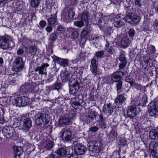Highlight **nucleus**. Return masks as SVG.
Instances as JSON below:
<instances>
[{"label": "nucleus", "mask_w": 158, "mask_h": 158, "mask_svg": "<svg viewBox=\"0 0 158 158\" xmlns=\"http://www.w3.org/2000/svg\"><path fill=\"white\" fill-rule=\"evenodd\" d=\"M148 112L152 116H154L158 114V106H156L154 102H150L148 107Z\"/></svg>", "instance_id": "9d476101"}, {"label": "nucleus", "mask_w": 158, "mask_h": 158, "mask_svg": "<svg viewBox=\"0 0 158 158\" xmlns=\"http://www.w3.org/2000/svg\"><path fill=\"white\" fill-rule=\"evenodd\" d=\"M14 152L17 155L20 156L22 155L23 151L22 147L15 146L14 147Z\"/></svg>", "instance_id": "c756f323"}, {"label": "nucleus", "mask_w": 158, "mask_h": 158, "mask_svg": "<svg viewBox=\"0 0 158 158\" xmlns=\"http://www.w3.org/2000/svg\"><path fill=\"white\" fill-rule=\"evenodd\" d=\"M22 127H21V129L23 130L24 131H26L31 127V121L29 118L25 116L22 117Z\"/></svg>", "instance_id": "ddd939ff"}, {"label": "nucleus", "mask_w": 158, "mask_h": 158, "mask_svg": "<svg viewBox=\"0 0 158 158\" xmlns=\"http://www.w3.org/2000/svg\"><path fill=\"white\" fill-rule=\"evenodd\" d=\"M35 88L31 84L26 83L23 85L20 89V92L22 93H26L30 92H34Z\"/></svg>", "instance_id": "1a4fd4ad"}, {"label": "nucleus", "mask_w": 158, "mask_h": 158, "mask_svg": "<svg viewBox=\"0 0 158 158\" xmlns=\"http://www.w3.org/2000/svg\"><path fill=\"white\" fill-rule=\"evenodd\" d=\"M76 116V112L74 110L70 111L69 113V117L72 119H73Z\"/></svg>", "instance_id": "4d7b16f0"}, {"label": "nucleus", "mask_w": 158, "mask_h": 158, "mask_svg": "<svg viewBox=\"0 0 158 158\" xmlns=\"http://www.w3.org/2000/svg\"><path fill=\"white\" fill-rule=\"evenodd\" d=\"M96 19H98V25L101 27L105 26V25L107 22L106 19L107 17L106 16L102 15V14L100 13L96 14L95 16Z\"/></svg>", "instance_id": "2eb2a0df"}, {"label": "nucleus", "mask_w": 158, "mask_h": 158, "mask_svg": "<svg viewBox=\"0 0 158 158\" xmlns=\"http://www.w3.org/2000/svg\"><path fill=\"white\" fill-rule=\"evenodd\" d=\"M35 147L33 145L30 144L29 146V147L28 148V149L30 152H32L35 150Z\"/></svg>", "instance_id": "338daca9"}, {"label": "nucleus", "mask_w": 158, "mask_h": 158, "mask_svg": "<svg viewBox=\"0 0 158 158\" xmlns=\"http://www.w3.org/2000/svg\"><path fill=\"white\" fill-rule=\"evenodd\" d=\"M126 98L124 96V94H120L117 96L114 100V102L117 106H119L120 104L125 102L126 100Z\"/></svg>", "instance_id": "5701e85b"}, {"label": "nucleus", "mask_w": 158, "mask_h": 158, "mask_svg": "<svg viewBox=\"0 0 158 158\" xmlns=\"http://www.w3.org/2000/svg\"><path fill=\"white\" fill-rule=\"evenodd\" d=\"M149 136L150 139L153 140L158 137L157 131L156 130L151 131L149 132Z\"/></svg>", "instance_id": "7c9ffc66"}, {"label": "nucleus", "mask_w": 158, "mask_h": 158, "mask_svg": "<svg viewBox=\"0 0 158 158\" xmlns=\"http://www.w3.org/2000/svg\"><path fill=\"white\" fill-rule=\"evenodd\" d=\"M2 133L7 138L11 137L14 134V129L11 127H6L2 129Z\"/></svg>", "instance_id": "dca6fc26"}, {"label": "nucleus", "mask_w": 158, "mask_h": 158, "mask_svg": "<svg viewBox=\"0 0 158 158\" xmlns=\"http://www.w3.org/2000/svg\"><path fill=\"white\" fill-rule=\"evenodd\" d=\"M79 33L77 31H73L71 34V38L72 39L77 38L79 36Z\"/></svg>", "instance_id": "6e6d98bb"}, {"label": "nucleus", "mask_w": 158, "mask_h": 158, "mask_svg": "<svg viewBox=\"0 0 158 158\" xmlns=\"http://www.w3.org/2000/svg\"><path fill=\"white\" fill-rule=\"evenodd\" d=\"M8 121V120H7L4 118L3 113L2 112V115L0 114V123L3 124Z\"/></svg>", "instance_id": "5fc2aeb1"}, {"label": "nucleus", "mask_w": 158, "mask_h": 158, "mask_svg": "<svg viewBox=\"0 0 158 158\" xmlns=\"http://www.w3.org/2000/svg\"><path fill=\"white\" fill-rule=\"evenodd\" d=\"M60 64L64 67L68 66L69 64V60L67 59H62V60Z\"/></svg>", "instance_id": "c03bdc74"}, {"label": "nucleus", "mask_w": 158, "mask_h": 158, "mask_svg": "<svg viewBox=\"0 0 158 158\" xmlns=\"http://www.w3.org/2000/svg\"><path fill=\"white\" fill-rule=\"evenodd\" d=\"M52 58L54 61L59 64H60L62 60V58L58 57L55 56H53Z\"/></svg>", "instance_id": "37998d69"}, {"label": "nucleus", "mask_w": 158, "mask_h": 158, "mask_svg": "<svg viewBox=\"0 0 158 158\" xmlns=\"http://www.w3.org/2000/svg\"><path fill=\"white\" fill-rule=\"evenodd\" d=\"M110 137L111 138L116 137L117 135V133L115 129H112L109 134Z\"/></svg>", "instance_id": "a18cd8bd"}, {"label": "nucleus", "mask_w": 158, "mask_h": 158, "mask_svg": "<svg viewBox=\"0 0 158 158\" xmlns=\"http://www.w3.org/2000/svg\"><path fill=\"white\" fill-rule=\"evenodd\" d=\"M124 75V73L121 71H117L112 75L111 79L112 81L116 82L120 80Z\"/></svg>", "instance_id": "f3484780"}, {"label": "nucleus", "mask_w": 158, "mask_h": 158, "mask_svg": "<svg viewBox=\"0 0 158 158\" xmlns=\"http://www.w3.org/2000/svg\"><path fill=\"white\" fill-rule=\"evenodd\" d=\"M82 98V96L81 95H79L74 98V99H72L71 101V103L72 106L75 109H76L78 108V106L80 105L79 101L81 100Z\"/></svg>", "instance_id": "412c9836"}, {"label": "nucleus", "mask_w": 158, "mask_h": 158, "mask_svg": "<svg viewBox=\"0 0 158 158\" xmlns=\"http://www.w3.org/2000/svg\"><path fill=\"white\" fill-rule=\"evenodd\" d=\"M151 153L153 158H158V143H151L149 144Z\"/></svg>", "instance_id": "4468645a"}, {"label": "nucleus", "mask_w": 158, "mask_h": 158, "mask_svg": "<svg viewBox=\"0 0 158 158\" xmlns=\"http://www.w3.org/2000/svg\"><path fill=\"white\" fill-rule=\"evenodd\" d=\"M59 123L62 125H68L69 124L70 121L68 118L64 117H61L59 120Z\"/></svg>", "instance_id": "bb28decb"}, {"label": "nucleus", "mask_w": 158, "mask_h": 158, "mask_svg": "<svg viewBox=\"0 0 158 158\" xmlns=\"http://www.w3.org/2000/svg\"><path fill=\"white\" fill-rule=\"evenodd\" d=\"M91 65H90L91 68L97 67V65L96 64V61L95 59H92L91 61Z\"/></svg>", "instance_id": "bf43d9fd"}, {"label": "nucleus", "mask_w": 158, "mask_h": 158, "mask_svg": "<svg viewBox=\"0 0 158 158\" xmlns=\"http://www.w3.org/2000/svg\"><path fill=\"white\" fill-rule=\"evenodd\" d=\"M48 66L49 64H44L42 66L37 67L35 69V72L38 71L39 73L41 75L44 74L46 75L47 73L46 71L47 69V67Z\"/></svg>", "instance_id": "4be33fe9"}, {"label": "nucleus", "mask_w": 158, "mask_h": 158, "mask_svg": "<svg viewBox=\"0 0 158 158\" xmlns=\"http://www.w3.org/2000/svg\"><path fill=\"white\" fill-rule=\"evenodd\" d=\"M60 134L61 135L62 140L64 142H71L73 138L72 136V133L69 130L63 129L60 132Z\"/></svg>", "instance_id": "39448f33"}, {"label": "nucleus", "mask_w": 158, "mask_h": 158, "mask_svg": "<svg viewBox=\"0 0 158 158\" xmlns=\"http://www.w3.org/2000/svg\"><path fill=\"white\" fill-rule=\"evenodd\" d=\"M124 20H125V18L122 17L121 14H118L114 19L113 24L115 27H119L124 25V22L123 21Z\"/></svg>", "instance_id": "9b49d317"}, {"label": "nucleus", "mask_w": 158, "mask_h": 158, "mask_svg": "<svg viewBox=\"0 0 158 158\" xmlns=\"http://www.w3.org/2000/svg\"><path fill=\"white\" fill-rule=\"evenodd\" d=\"M22 42L23 44L25 47L27 46H29L30 44L31 43L30 41L27 38H24L23 39Z\"/></svg>", "instance_id": "58836bf2"}, {"label": "nucleus", "mask_w": 158, "mask_h": 158, "mask_svg": "<svg viewBox=\"0 0 158 158\" xmlns=\"http://www.w3.org/2000/svg\"><path fill=\"white\" fill-rule=\"evenodd\" d=\"M82 21L84 22L85 24H87L88 23V17L86 13H83L81 15Z\"/></svg>", "instance_id": "4c0bfd02"}, {"label": "nucleus", "mask_w": 158, "mask_h": 158, "mask_svg": "<svg viewBox=\"0 0 158 158\" xmlns=\"http://www.w3.org/2000/svg\"><path fill=\"white\" fill-rule=\"evenodd\" d=\"M25 48L27 51V53L31 55H35L37 51L36 47L34 46H30L28 47H25Z\"/></svg>", "instance_id": "b1692460"}, {"label": "nucleus", "mask_w": 158, "mask_h": 158, "mask_svg": "<svg viewBox=\"0 0 158 158\" xmlns=\"http://www.w3.org/2000/svg\"><path fill=\"white\" fill-rule=\"evenodd\" d=\"M49 117L45 113H40L36 114L35 116L36 123L39 125L44 126L49 122Z\"/></svg>", "instance_id": "f03ea898"}, {"label": "nucleus", "mask_w": 158, "mask_h": 158, "mask_svg": "<svg viewBox=\"0 0 158 158\" xmlns=\"http://www.w3.org/2000/svg\"><path fill=\"white\" fill-rule=\"evenodd\" d=\"M13 103L16 106L19 107L22 106L21 97H19L16 98L13 100Z\"/></svg>", "instance_id": "2f4dec72"}, {"label": "nucleus", "mask_w": 158, "mask_h": 158, "mask_svg": "<svg viewBox=\"0 0 158 158\" xmlns=\"http://www.w3.org/2000/svg\"><path fill=\"white\" fill-rule=\"evenodd\" d=\"M150 57L147 60H146V63L147 64V66H149L150 67H152V66H155V65L156 64V61L154 59L153 57V58H152L151 57Z\"/></svg>", "instance_id": "a878e982"}, {"label": "nucleus", "mask_w": 158, "mask_h": 158, "mask_svg": "<svg viewBox=\"0 0 158 158\" xmlns=\"http://www.w3.org/2000/svg\"><path fill=\"white\" fill-rule=\"evenodd\" d=\"M125 19L126 22L133 24H138L141 20L140 16L131 12L128 13L126 15Z\"/></svg>", "instance_id": "20e7f679"}, {"label": "nucleus", "mask_w": 158, "mask_h": 158, "mask_svg": "<svg viewBox=\"0 0 158 158\" xmlns=\"http://www.w3.org/2000/svg\"><path fill=\"white\" fill-rule=\"evenodd\" d=\"M11 39V37L8 35L0 37V48L5 49L8 48L9 46L8 41Z\"/></svg>", "instance_id": "6e6552de"}, {"label": "nucleus", "mask_w": 158, "mask_h": 158, "mask_svg": "<svg viewBox=\"0 0 158 158\" xmlns=\"http://www.w3.org/2000/svg\"><path fill=\"white\" fill-rule=\"evenodd\" d=\"M91 71L94 75V76H96L99 74V72L97 70V67H91Z\"/></svg>", "instance_id": "864d4df0"}, {"label": "nucleus", "mask_w": 158, "mask_h": 158, "mask_svg": "<svg viewBox=\"0 0 158 158\" xmlns=\"http://www.w3.org/2000/svg\"><path fill=\"white\" fill-rule=\"evenodd\" d=\"M104 54V51L102 50L101 51H98L95 54V56L98 58H100L102 57Z\"/></svg>", "instance_id": "09e8293b"}, {"label": "nucleus", "mask_w": 158, "mask_h": 158, "mask_svg": "<svg viewBox=\"0 0 158 158\" xmlns=\"http://www.w3.org/2000/svg\"><path fill=\"white\" fill-rule=\"evenodd\" d=\"M135 31L132 28L129 31L128 34L131 37H133L135 35Z\"/></svg>", "instance_id": "13d9d810"}, {"label": "nucleus", "mask_w": 158, "mask_h": 158, "mask_svg": "<svg viewBox=\"0 0 158 158\" xmlns=\"http://www.w3.org/2000/svg\"><path fill=\"white\" fill-rule=\"evenodd\" d=\"M87 145L89 151L97 153L100 152L103 144L100 141H92L89 142Z\"/></svg>", "instance_id": "7ed1b4c3"}, {"label": "nucleus", "mask_w": 158, "mask_h": 158, "mask_svg": "<svg viewBox=\"0 0 158 158\" xmlns=\"http://www.w3.org/2000/svg\"><path fill=\"white\" fill-rule=\"evenodd\" d=\"M86 148L84 145L78 144L76 145L74 148V152L77 155H81L83 154L85 152Z\"/></svg>", "instance_id": "a211bd4d"}, {"label": "nucleus", "mask_w": 158, "mask_h": 158, "mask_svg": "<svg viewBox=\"0 0 158 158\" xmlns=\"http://www.w3.org/2000/svg\"><path fill=\"white\" fill-rule=\"evenodd\" d=\"M13 126L15 127H21V129L22 127V118L20 120H18L17 118H15L14 120L12 122Z\"/></svg>", "instance_id": "cd10ccee"}, {"label": "nucleus", "mask_w": 158, "mask_h": 158, "mask_svg": "<svg viewBox=\"0 0 158 158\" xmlns=\"http://www.w3.org/2000/svg\"><path fill=\"white\" fill-rule=\"evenodd\" d=\"M57 30L59 31H63L64 30L65 28L62 25H59L58 26Z\"/></svg>", "instance_id": "774afa93"}, {"label": "nucleus", "mask_w": 158, "mask_h": 158, "mask_svg": "<svg viewBox=\"0 0 158 158\" xmlns=\"http://www.w3.org/2000/svg\"><path fill=\"white\" fill-rule=\"evenodd\" d=\"M51 17L47 19L48 24L52 25L55 23L56 21V18L52 15Z\"/></svg>", "instance_id": "473e14b6"}, {"label": "nucleus", "mask_w": 158, "mask_h": 158, "mask_svg": "<svg viewBox=\"0 0 158 158\" xmlns=\"http://www.w3.org/2000/svg\"><path fill=\"white\" fill-rule=\"evenodd\" d=\"M99 119L98 120L99 125L101 127L105 126L106 125V122L105 119L103 118L102 114L99 115Z\"/></svg>", "instance_id": "c85d7f7f"}, {"label": "nucleus", "mask_w": 158, "mask_h": 158, "mask_svg": "<svg viewBox=\"0 0 158 158\" xmlns=\"http://www.w3.org/2000/svg\"><path fill=\"white\" fill-rule=\"evenodd\" d=\"M8 81L10 84H14L15 83L16 81L13 75L10 76L8 77Z\"/></svg>", "instance_id": "79ce46f5"}, {"label": "nucleus", "mask_w": 158, "mask_h": 158, "mask_svg": "<svg viewBox=\"0 0 158 158\" xmlns=\"http://www.w3.org/2000/svg\"><path fill=\"white\" fill-rule=\"evenodd\" d=\"M135 4L136 6H137L139 7H140L142 5L141 0H135Z\"/></svg>", "instance_id": "e2e57ef3"}, {"label": "nucleus", "mask_w": 158, "mask_h": 158, "mask_svg": "<svg viewBox=\"0 0 158 158\" xmlns=\"http://www.w3.org/2000/svg\"><path fill=\"white\" fill-rule=\"evenodd\" d=\"M57 38V35L54 32L52 33L49 36V40L53 41H56Z\"/></svg>", "instance_id": "ea45409f"}, {"label": "nucleus", "mask_w": 158, "mask_h": 158, "mask_svg": "<svg viewBox=\"0 0 158 158\" xmlns=\"http://www.w3.org/2000/svg\"><path fill=\"white\" fill-rule=\"evenodd\" d=\"M97 115L98 113L96 111L92 110H89L88 116L86 119L87 122L90 123H93V120L95 118Z\"/></svg>", "instance_id": "6ab92c4d"}, {"label": "nucleus", "mask_w": 158, "mask_h": 158, "mask_svg": "<svg viewBox=\"0 0 158 158\" xmlns=\"http://www.w3.org/2000/svg\"><path fill=\"white\" fill-rule=\"evenodd\" d=\"M65 148H59L50 156V158H60L65 156L67 153Z\"/></svg>", "instance_id": "0eeeda50"}, {"label": "nucleus", "mask_w": 158, "mask_h": 158, "mask_svg": "<svg viewBox=\"0 0 158 158\" xmlns=\"http://www.w3.org/2000/svg\"><path fill=\"white\" fill-rule=\"evenodd\" d=\"M113 110V106L111 105L110 103H109L107 104L106 105L104 106L102 111L108 115L112 114Z\"/></svg>", "instance_id": "aec40b11"}, {"label": "nucleus", "mask_w": 158, "mask_h": 158, "mask_svg": "<svg viewBox=\"0 0 158 158\" xmlns=\"http://www.w3.org/2000/svg\"><path fill=\"white\" fill-rule=\"evenodd\" d=\"M49 74L50 76L48 78L47 80H46V81L48 82H50L52 81V80H53L52 78L53 77V74H51L50 73Z\"/></svg>", "instance_id": "69168bd1"}, {"label": "nucleus", "mask_w": 158, "mask_h": 158, "mask_svg": "<svg viewBox=\"0 0 158 158\" xmlns=\"http://www.w3.org/2000/svg\"><path fill=\"white\" fill-rule=\"evenodd\" d=\"M117 82H118L117 84V88L118 92V90L122 88V81H121L119 80Z\"/></svg>", "instance_id": "052dcab7"}, {"label": "nucleus", "mask_w": 158, "mask_h": 158, "mask_svg": "<svg viewBox=\"0 0 158 158\" xmlns=\"http://www.w3.org/2000/svg\"><path fill=\"white\" fill-rule=\"evenodd\" d=\"M21 102H22V106H24L27 105L28 104L29 101L28 98L26 97H21Z\"/></svg>", "instance_id": "72a5a7b5"}, {"label": "nucleus", "mask_w": 158, "mask_h": 158, "mask_svg": "<svg viewBox=\"0 0 158 158\" xmlns=\"http://www.w3.org/2000/svg\"><path fill=\"white\" fill-rule=\"evenodd\" d=\"M140 112V109L135 106H132L129 108L127 111V115L130 118L135 116Z\"/></svg>", "instance_id": "f8f14e48"}, {"label": "nucleus", "mask_w": 158, "mask_h": 158, "mask_svg": "<svg viewBox=\"0 0 158 158\" xmlns=\"http://www.w3.org/2000/svg\"><path fill=\"white\" fill-rule=\"evenodd\" d=\"M24 63L23 58L20 56L17 57L14 62L13 69L16 72H19L23 68Z\"/></svg>", "instance_id": "423d86ee"}, {"label": "nucleus", "mask_w": 158, "mask_h": 158, "mask_svg": "<svg viewBox=\"0 0 158 158\" xmlns=\"http://www.w3.org/2000/svg\"><path fill=\"white\" fill-rule=\"evenodd\" d=\"M108 52L110 54H113L115 53V50L112 46L109 48Z\"/></svg>", "instance_id": "680f3d73"}, {"label": "nucleus", "mask_w": 158, "mask_h": 158, "mask_svg": "<svg viewBox=\"0 0 158 158\" xmlns=\"http://www.w3.org/2000/svg\"><path fill=\"white\" fill-rule=\"evenodd\" d=\"M132 103L133 104H134L133 106H135L138 107L141 104L142 102L140 101L137 100L136 99H135L132 101Z\"/></svg>", "instance_id": "49530a36"}, {"label": "nucleus", "mask_w": 158, "mask_h": 158, "mask_svg": "<svg viewBox=\"0 0 158 158\" xmlns=\"http://www.w3.org/2000/svg\"><path fill=\"white\" fill-rule=\"evenodd\" d=\"M69 17L70 19H73L75 15V14L72 9H70L69 11Z\"/></svg>", "instance_id": "603ef678"}, {"label": "nucleus", "mask_w": 158, "mask_h": 158, "mask_svg": "<svg viewBox=\"0 0 158 158\" xmlns=\"http://www.w3.org/2000/svg\"><path fill=\"white\" fill-rule=\"evenodd\" d=\"M85 23L84 22L81 20L77 21L74 22V24L76 26L81 28L83 27L85 24Z\"/></svg>", "instance_id": "a19ab883"}, {"label": "nucleus", "mask_w": 158, "mask_h": 158, "mask_svg": "<svg viewBox=\"0 0 158 158\" xmlns=\"http://www.w3.org/2000/svg\"><path fill=\"white\" fill-rule=\"evenodd\" d=\"M130 41L127 36L123 38L121 41V44L123 48H126L130 44Z\"/></svg>", "instance_id": "393cba45"}, {"label": "nucleus", "mask_w": 158, "mask_h": 158, "mask_svg": "<svg viewBox=\"0 0 158 158\" xmlns=\"http://www.w3.org/2000/svg\"><path fill=\"white\" fill-rule=\"evenodd\" d=\"M149 48L150 52L149 54L150 56H155L154 55V54L156 52V49L155 47L153 45H151L150 46Z\"/></svg>", "instance_id": "e433bc0d"}, {"label": "nucleus", "mask_w": 158, "mask_h": 158, "mask_svg": "<svg viewBox=\"0 0 158 158\" xmlns=\"http://www.w3.org/2000/svg\"><path fill=\"white\" fill-rule=\"evenodd\" d=\"M72 75L69 72L63 71L61 72L60 76L63 82L69 81V92L71 94H75L80 88V85L77 81L73 79Z\"/></svg>", "instance_id": "f257e3e1"}, {"label": "nucleus", "mask_w": 158, "mask_h": 158, "mask_svg": "<svg viewBox=\"0 0 158 158\" xmlns=\"http://www.w3.org/2000/svg\"><path fill=\"white\" fill-rule=\"evenodd\" d=\"M98 130V127H90L89 129V131L94 132L97 131Z\"/></svg>", "instance_id": "0e129e2a"}, {"label": "nucleus", "mask_w": 158, "mask_h": 158, "mask_svg": "<svg viewBox=\"0 0 158 158\" xmlns=\"http://www.w3.org/2000/svg\"><path fill=\"white\" fill-rule=\"evenodd\" d=\"M41 1V0H31V5L34 7H38Z\"/></svg>", "instance_id": "f704fd0d"}, {"label": "nucleus", "mask_w": 158, "mask_h": 158, "mask_svg": "<svg viewBox=\"0 0 158 158\" xmlns=\"http://www.w3.org/2000/svg\"><path fill=\"white\" fill-rule=\"evenodd\" d=\"M119 60L122 62H126L127 61L125 58V56L124 53H121L120 54Z\"/></svg>", "instance_id": "8fccbe9b"}, {"label": "nucleus", "mask_w": 158, "mask_h": 158, "mask_svg": "<svg viewBox=\"0 0 158 158\" xmlns=\"http://www.w3.org/2000/svg\"><path fill=\"white\" fill-rule=\"evenodd\" d=\"M61 86L62 85L60 83H55L52 86L53 88L55 89H60Z\"/></svg>", "instance_id": "3c124183"}, {"label": "nucleus", "mask_w": 158, "mask_h": 158, "mask_svg": "<svg viewBox=\"0 0 158 158\" xmlns=\"http://www.w3.org/2000/svg\"><path fill=\"white\" fill-rule=\"evenodd\" d=\"M53 146V142L52 141H51L46 145L45 146V148L48 150H50L52 148Z\"/></svg>", "instance_id": "de8ad7c7"}, {"label": "nucleus", "mask_w": 158, "mask_h": 158, "mask_svg": "<svg viewBox=\"0 0 158 158\" xmlns=\"http://www.w3.org/2000/svg\"><path fill=\"white\" fill-rule=\"evenodd\" d=\"M90 31V30L88 27H86L82 31L81 36L82 38H84L85 36L88 34Z\"/></svg>", "instance_id": "c9c22d12"}]
</instances>
